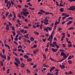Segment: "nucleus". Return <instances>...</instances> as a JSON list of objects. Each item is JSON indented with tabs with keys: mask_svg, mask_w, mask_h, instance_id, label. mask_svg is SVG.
<instances>
[{
	"mask_svg": "<svg viewBox=\"0 0 75 75\" xmlns=\"http://www.w3.org/2000/svg\"><path fill=\"white\" fill-rule=\"evenodd\" d=\"M70 2H72V1H75V0H68Z\"/></svg>",
	"mask_w": 75,
	"mask_h": 75,
	"instance_id": "obj_48",
	"label": "nucleus"
},
{
	"mask_svg": "<svg viewBox=\"0 0 75 75\" xmlns=\"http://www.w3.org/2000/svg\"><path fill=\"white\" fill-rule=\"evenodd\" d=\"M15 65L17 67H18V63H17L16 62H14Z\"/></svg>",
	"mask_w": 75,
	"mask_h": 75,
	"instance_id": "obj_19",
	"label": "nucleus"
},
{
	"mask_svg": "<svg viewBox=\"0 0 75 75\" xmlns=\"http://www.w3.org/2000/svg\"><path fill=\"white\" fill-rule=\"evenodd\" d=\"M12 34L13 36H15V35H16V33H15V32L13 31L12 32Z\"/></svg>",
	"mask_w": 75,
	"mask_h": 75,
	"instance_id": "obj_30",
	"label": "nucleus"
},
{
	"mask_svg": "<svg viewBox=\"0 0 75 75\" xmlns=\"http://www.w3.org/2000/svg\"><path fill=\"white\" fill-rule=\"evenodd\" d=\"M47 30H49V31H51V30H52V29L49 27H47Z\"/></svg>",
	"mask_w": 75,
	"mask_h": 75,
	"instance_id": "obj_26",
	"label": "nucleus"
},
{
	"mask_svg": "<svg viewBox=\"0 0 75 75\" xmlns=\"http://www.w3.org/2000/svg\"><path fill=\"white\" fill-rule=\"evenodd\" d=\"M34 33L36 35H39V33H38V32L35 31L34 32Z\"/></svg>",
	"mask_w": 75,
	"mask_h": 75,
	"instance_id": "obj_20",
	"label": "nucleus"
},
{
	"mask_svg": "<svg viewBox=\"0 0 75 75\" xmlns=\"http://www.w3.org/2000/svg\"><path fill=\"white\" fill-rule=\"evenodd\" d=\"M1 65L2 66L4 65V64H3V61H1Z\"/></svg>",
	"mask_w": 75,
	"mask_h": 75,
	"instance_id": "obj_45",
	"label": "nucleus"
},
{
	"mask_svg": "<svg viewBox=\"0 0 75 75\" xmlns=\"http://www.w3.org/2000/svg\"><path fill=\"white\" fill-rule=\"evenodd\" d=\"M24 30H23V29H21V33H24Z\"/></svg>",
	"mask_w": 75,
	"mask_h": 75,
	"instance_id": "obj_43",
	"label": "nucleus"
},
{
	"mask_svg": "<svg viewBox=\"0 0 75 75\" xmlns=\"http://www.w3.org/2000/svg\"><path fill=\"white\" fill-rule=\"evenodd\" d=\"M20 14L19 13L18 14V16L19 17V18H21V16H20Z\"/></svg>",
	"mask_w": 75,
	"mask_h": 75,
	"instance_id": "obj_46",
	"label": "nucleus"
},
{
	"mask_svg": "<svg viewBox=\"0 0 75 75\" xmlns=\"http://www.w3.org/2000/svg\"><path fill=\"white\" fill-rule=\"evenodd\" d=\"M13 54H14L15 55H16V56L17 57V56H18V54H17V53H15L14 52H13Z\"/></svg>",
	"mask_w": 75,
	"mask_h": 75,
	"instance_id": "obj_39",
	"label": "nucleus"
},
{
	"mask_svg": "<svg viewBox=\"0 0 75 75\" xmlns=\"http://www.w3.org/2000/svg\"><path fill=\"white\" fill-rule=\"evenodd\" d=\"M4 56L2 55V54L1 53L0 54V56H1V58H4V59H5V60H6V55H5V54H4Z\"/></svg>",
	"mask_w": 75,
	"mask_h": 75,
	"instance_id": "obj_4",
	"label": "nucleus"
},
{
	"mask_svg": "<svg viewBox=\"0 0 75 75\" xmlns=\"http://www.w3.org/2000/svg\"><path fill=\"white\" fill-rule=\"evenodd\" d=\"M17 40H18V38H15V41H17Z\"/></svg>",
	"mask_w": 75,
	"mask_h": 75,
	"instance_id": "obj_64",
	"label": "nucleus"
},
{
	"mask_svg": "<svg viewBox=\"0 0 75 75\" xmlns=\"http://www.w3.org/2000/svg\"><path fill=\"white\" fill-rule=\"evenodd\" d=\"M53 45H54H54L55 46H56V45H57V42H53Z\"/></svg>",
	"mask_w": 75,
	"mask_h": 75,
	"instance_id": "obj_18",
	"label": "nucleus"
},
{
	"mask_svg": "<svg viewBox=\"0 0 75 75\" xmlns=\"http://www.w3.org/2000/svg\"><path fill=\"white\" fill-rule=\"evenodd\" d=\"M68 18L69 20H73V18H72V17H69Z\"/></svg>",
	"mask_w": 75,
	"mask_h": 75,
	"instance_id": "obj_41",
	"label": "nucleus"
},
{
	"mask_svg": "<svg viewBox=\"0 0 75 75\" xmlns=\"http://www.w3.org/2000/svg\"><path fill=\"white\" fill-rule=\"evenodd\" d=\"M56 28H57V25H55L54 28V30H55L56 29Z\"/></svg>",
	"mask_w": 75,
	"mask_h": 75,
	"instance_id": "obj_56",
	"label": "nucleus"
},
{
	"mask_svg": "<svg viewBox=\"0 0 75 75\" xmlns=\"http://www.w3.org/2000/svg\"><path fill=\"white\" fill-rule=\"evenodd\" d=\"M71 58H72V57H71V56H70L69 57V58H68V60H69V59H71Z\"/></svg>",
	"mask_w": 75,
	"mask_h": 75,
	"instance_id": "obj_58",
	"label": "nucleus"
},
{
	"mask_svg": "<svg viewBox=\"0 0 75 75\" xmlns=\"http://www.w3.org/2000/svg\"><path fill=\"white\" fill-rule=\"evenodd\" d=\"M48 49L47 48H46L45 50V52H47V51H48Z\"/></svg>",
	"mask_w": 75,
	"mask_h": 75,
	"instance_id": "obj_52",
	"label": "nucleus"
},
{
	"mask_svg": "<svg viewBox=\"0 0 75 75\" xmlns=\"http://www.w3.org/2000/svg\"><path fill=\"white\" fill-rule=\"evenodd\" d=\"M22 10L23 11H22V12H25V13L27 11V10L25 9H23Z\"/></svg>",
	"mask_w": 75,
	"mask_h": 75,
	"instance_id": "obj_23",
	"label": "nucleus"
},
{
	"mask_svg": "<svg viewBox=\"0 0 75 75\" xmlns=\"http://www.w3.org/2000/svg\"><path fill=\"white\" fill-rule=\"evenodd\" d=\"M40 11L41 12H42V13H44V14H45L46 15H48V14H51L52 16H53V14H52L51 13H50L48 12H45V11H44L42 9H41Z\"/></svg>",
	"mask_w": 75,
	"mask_h": 75,
	"instance_id": "obj_2",
	"label": "nucleus"
},
{
	"mask_svg": "<svg viewBox=\"0 0 75 75\" xmlns=\"http://www.w3.org/2000/svg\"><path fill=\"white\" fill-rule=\"evenodd\" d=\"M37 27V25H33V28H35Z\"/></svg>",
	"mask_w": 75,
	"mask_h": 75,
	"instance_id": "obj_57",
	"label": "nucleus"
},
{
	"mask_svg": "<svg viewBox=\"0 0 75 75\" xmlns=\"http://www.w3.org/2000/svg\"><path fill=\"white\" fill-rule=\"evenodd\" d=\"M42 40L43 42H45V41H46V39H42Z\"/></svg>",
	"mask_w": 75,
	"mask_h": 75,
	"instance_id": "obj_61",
	"label": "nucleus"
},
{
	"mask_svg": "<svg viewBox=\"0 0 75 75\" xmlns=\"http://www.w3.org/2000/svg\"><path fill=\"white\" fill-rule=\"evenodd\" d=\"M74 28L73 27H71L68 29V30H74Z\"/></svg>",
	"mask_w": 75,
	"mask_h": 75,
	"instance_id": "obj_22",
	"label": "nucleus"
},
{
	"mask_svg": "<svg viewBox=\"0 0 75 75\" xmlns=\"http://www.w3.org/2000/svg\"><path fill=\"white\" fill-rule=\"evenodd\" d=\"M21 14H22L23 13V15H24L25 16L27 17V16H28L27 14H29V12H27V11L25 12H21Z\"/></svg>",
	"mask_w": 75,
	"mask_h": 75,
	"instance_id": "obj_3",
	"label": "nucleus"
},
{
	"mask_svg": "<svg viewBox=\"0 0 75 75\" xmlns=\"http://www.w3.org/2000/svg\"><path fill=\"white\" fill-rule=\"evenodd\" d=\"M9 14V12H7L6 13V14H5V15H6V17H7V16Z\"/></svg>",
	"mask_w": 75,
	"mask_h": 75,
	"instance_id": "obj_27",
	"label": "nucleus"
},
{
	"mask_svg": "<svg viewBox=\"0 0 75 75\" xmlns=\"http://www.w3.org/2000/svg\"><path fill=\"white\" fill-rule=\"evenodd\" d=\"M62 30V28H58V31H61V30Z\"/></svg>",
	"mask_w": 75,
	"mask_h": 75,
	"instance_id": "obj_59",
	"label": "nucleus"
},
{
	"mask_svg": "<svg viewBox=\"0 0 75 75\" xmlns=\"http://www.w3.org/2000/svg\"><path fill=\"white\" fill-rule=\"evenodd\" d=\"M22 48V46H21V45H19L18 48Z\"/></svg>",
	"mask_w": 75,
	"mask_h": 75,
	"instance_id": "obj_47",
	"label": "nucleus"
},
{
	"mask_svg": "<svg viewBox=\"0 0 75 75\" xmlns=\"http://www.w3.org/2000/svg\"><path fill=\"white\" fill-rule=\"evenodd\" d=\"M54 33V31L53 30L51 33V35L49 36L48 40L50 41V46H52V47H54V48L55 47V46H54V45L52 44V38H53L52 35H53ZM51 40H50V39H51Z\"/></svg>",
	"mask_w": 75,
	"mask_h": 75,
	"instance_id": "obj_1",
	"label": "nucleus"
},
{
	"mask_svg": "<svg viewBox=\"0 0 75 75\" xmlns=\"http://www.w3.org/2000/svg\"><path fill=\"white\" fill-rule=\"evenodd\" d=\"M24 57L25 58H26V59H27V58H29V57L26 55H25Z\"/></svg>",
	"mask_w": 75,
	"mask_h": 75,
	"instance_id": "obj_16",
	"label": "nucleus"
},
{
	"mask_svg": "<svg viewBox=\"0 0 75 75\" xmlns=\"http://www.w3.org/2000/svg\"><path fill=\"white\" fill-rule=\"evenodd\" d=\"M60 56L61 57H62V56H63V57L64 58H65V57H66V54H65V53L64 52H62L61 53Z\"/></svg>",
	"mask_w": 75,
	"mask_h": 75,
	"instance_id": "obj_5",
	"label": "nucleus"
},
{
	"mask_svg": "<svg viewBox=\"0 0 75 75\" xmlns=\"http://www.w3.org/2000/svg\"><path fill=\"white\" fill-rule=\"evenodd\" d=\"M37 14H42V15H43V13L40 12H38Z\"/></svg>",
	"mask_w": 75,
	"mask_h": 75,
	"instance_id": "obj_33",
	"label": "nucleus"
},
{
	"mask_svg": "<svg viewBox=\"0 0 75 75\" xmlns=\"http://www.w3.org/2000/svg\"><path fill=\"white\" fill-rule=\"evenodd\" d=\"M28 4L30 6H32V5L31 4V3H30V2L28 3Z\"/></svg>",
	"mask_w": 75,
	"mask_h": 75,
	"instance_id": "obj_51",
	"label": "nucleus"
},
{
	"mask_svg": "<svg viewBox=\"0 0 75 75\" xmlns=\"http://www.w3.org/2000/svg\"><path fill=\"white\" fill-rule=\"evenodd\" d=\"M44 23L45 25H48V24H49V23H48V22H44Z\"/></svg>",
	"mask_w": 75,
	"mask_h": 75,
	"instance_id": "obj_36",
	"label": "nucleus"
},
{
	"mask_svg": "<svg viewBox=\"0 0 75 75\" xmlns=\"http://www.w3.org/2000/svg\"><path fill=\"white\" fill-rule=\"evenodd\" d=\"M8 24L10 26H11V25H12V24L10 22H8Z\"/></svg>",
	"mask_w": 75,
	"mask_h": 75,
	"instance_id": "obj_63",
	"label": "nucleus"
},
{
	"mask_svg": "<svg viewBox=\"0 0 75 75\" xmlns=\"http://www.w3.org/2000/svg\"><path fill=\"white\" fill-rule=\"evenodd\" d=\"M40 27V29H42V27H43V26H42V24H41L40 25H39L38 24L37 25L36 27Z\"/></svg>",
	"mask_w": 75,
	"mask_h": 75,
	"instance_id": "obj_7",
	"label": "nucleus"
},
{
	"mask_svg": "<svg viewBox=\"0 0 75 75\" xmlns=\"http://www.w3.org/2000/svg\"><path fill=\"white\" fill-rule=\"evenodd\" d=\"M64 38H65L64 36H62L61 39V41H64Z\"/></svg>",
	"mask_w": 75,
	"mask_h": 75,
	"instance_id": "obj_21",
	"label": "nucleus"
},
{
	"mask_svg": "<svg viewBox=\"0 0 75 75\" xmlns=\"http://www.w3.org/2000/svg\"><path fill=\"white\" fill-rule=\"evenodd\" d=\"M62 35H63V36H64V37H65V33H62Z\"/></svg>",
	"mask_w": 75,
	"mask_h": 75,
	"instance_id": "obj_53",
	"label": "nucleus"
},
{
	"mask_svg": "<svg viewBox=\"0 0 75 75\" xmlns=\"http://www.w3.org/2000/svg\"><path fill=\"white\" fill-rule=\"evenodd\" d=\"M66 57H65V59H66L69 56V53L67 54V55L66 54Z\"/></svg>",
	"mask_w": 75,
	"mask_h": 75,
	"instance_id": "obj_38",
	"label": "nucleus"
},
{
	"mask_svg": "<svg viewBox=\"0 0 75 75\" xmlns=\"http://www.w3.org/2000/svg\"><path fill=\"white\" fill-rule=\"evenodd\" d=\"M72 44H69L68 45V47H69V48L70 47H72Z\"/></svg>",
	"mask_w": 75,
	"mask_h": 75,
	"instance_id": "obj_42",
	"label": "nucleus"
},
{
	"mask_svg": "<svg viewBox=\"0 0 75 75\" xmlns=\"http://www.w3.org/2000/svg\"><path fill=\"white\" fill-rule=\"evenodd\" d=\"M55 46L57 48H59V46L58 45H56V46Z\"/></svg>",
	"mask_w": 75,
	"mask_h": 75,
	"instance_id": "obj_55",
	"label": "nucleus"
},
{
	"mask_svg": "<svg viewBox=\"0 0 75 75\" xmlns=\"http://www.w3.org/2000/svg\"><path fill=\"white\" fill-rule=\"evenodd\" d=\"M62 4L61 3H60L59 5V6L60 7H64V5L61 4Z\"/></svg>",
	"mask_w": 75,
	"mask_h": 75,
	"instance_id": "obj_35",
	"label": "nucleus"
},
{
	"mask_svg": "<svg viewBox=\"0 0 75 75\" xmlns=\"http://www.w3.org/2000/svg\"><path fill=\"white\" fill-rule=\"evenodd\" d=\"M43 21H44V22H48V21H48V20L47 19H44Z\"/></svg>",
	"mask_w": 75,
	"mask_h": 75,
	"instance_id": "obj_25",
	"label": "nucleus"
},
{
	"mask_svg": "<svg viewBox=\"0 0 75 75\" xmlns=\"http://www.w3.org/2000/svg\"><path fill=\"white\" fill-rule=\"evenodd\" d=\"M28 34H27L26 35H25L24 36H23V37H25V38H28V39H29V37L28 36Z\"/></svg>",
	"mask_w": 75,
	"mask_h": 75,
	"instance_id": "obj_11",
	"label": "nucleus"
},
{
	"mask_svg": "<svg viewBox=\"0 0 75 75\" xmlns=\"http://www.w3.org/2000/svg\"><path fill=\"white\" fill-rule=\"evenodd\" d=\"M15 60L16 61V62H17L18 63V64H20V60H19L18 59L16 58L15 59Z\"/></svg>",
	"mask_w": 75,
	"mask_h": 75,
	"instance_id": "obj_8",
	"label": "nucleus"
},
{
	"mask_svg": "<svg viewBox=\"0 0 75 75\" xmlns=\"http://www.w3.org/2000/svg\"><path fill=\"white\" fill-rule=\"evenodd\" d=\"M24 67H25V64L23 63H22L21 64V67L22 68H24Z\"/></svg>",
	"mask_w": 75,
	"mask_h": 75,
	"instance_id": "obj_15",
	"label": "nucleus"
},
{
	"mask_svg": "<svg viewBox=\"0 0 75 75\" xmlns=\"http://www.w3.org/2000/svg\"><path fill=\"white\" fill-rule=\"evenodd\" d=\"M27 61L28 62H30L32 61V59L31 58H28L27 59Z\"/></svg>",
	"mask_w": 75,
	"mask_h": 75,
	"instance_id": "obj_17",
	"label": "nucleus"
},
{
	"mask_svg": "<svg viewBox=\"0 0 75 75\" xmlns=\"http://www.w3.org/2000/svg\"><path fill=\"white\" fill-rule=\"evenodd\" d=\"M72 21H69L67 24V25H69V24H71V23H72Z\"/></svg>",
	"mask_w": 75,
	"mask_h": 75,
	"instance_id": "obj_14",
	"label": "nucleus"
},
{
	"mask_svg": "<svg viewBox=\"0 0 75 75\" xmlns=\"http://www.w3.org/2000/svg\"><path fill=\"white\" fill-rule=\"evenodd\" d=\"M46 68H44L43 69V70H42V72H43L44 71H45L46 70Z\"/></svg>",
	"mask_w": 75,
	"mask_h": 75,
	"instance_id": "obj_50",
	"label": "nucleus"
},
{
	"mask_svg": "<svg viewBox=\"0 0 75 75\" xmlns=\"http://www.w3.org/2000/svg\"><path fill=\"white\" fill-rule=\"evenodd\" d=\"M66 59L65 58L64 59H63L61 60H60L59 62H61V61H64V59Z\"/></svg>",
	"mask_w": 75,
	"mask_h": 75,
	"instance_id": "obj_49",
	"label": "nucleus"
},
{
	"mask_svg": "<svg viewBox=\"0 0 75 75\" xmlns=\"http://www.w3.org/2000/svg\"><path fill=\"white\" fill-rule=\"evenodd\" d=\"M63 46L65 48V47H66V45H65V44H63Z\"/></svg>",
	"mask_w": 75,
	"mask_h": 75,
	"instance_id": "obj_62",
	"label": "nucleus"
},
{
	"mask_svg": "<svg viewBox=\"0 0 75 75\" xmlns=\"http://www.w3.org/2000/svg\"><path fill=\"white\" fill-rule=\"evenodd\" d=\"M65 16L67 17H69V14H66Z\"/></svg>",
	"mask_w": 75,
	"mask_h": 75,
	"instance_id": "obj_44",
	"label": "nucleus"
},
{
	"mask_svg": "<svg viewBox=\"0 0 75 75\" xmlns=\"http://www.w3.org/2000/svg\"><path fill=\"white\" fill-rule=\"evenodd\" d=\"M68 62L70 64H71L72 63V62H71V60H69L68 61Z\"/></svg>",
	"mask_w": 75,
	"mask_h": 75,
	"instance_id": "obj_29",
	"label": "nucleus"
},
{
	"mask_svg": "<svg viewBox=\"0 0 75 75\" xmlns=\"http://www.w3.org/2000/svg\"><path fill=\"white\" fill-rule=\"evenodd\" d=\"M13 13L14 17V18H13V21H14L15 20V18H16V14H15V12H14V11H13Z\"/></svg>",
	"mask_w": 75,
	"mask_h": 75,
	"instance_id": "obj_6",
	"label": "nucleus"
},
{
	"mask_svg": "<svg viewBox=\"0 0 75 75\" xmlns=\"http://www.w3.org/2000/svg\"><path fill=\"white\" fill-rule=\"evenodd\" d=\"M33 47L34 48H36L37 47V45H33Z\"/></svg>",
	"mask_w": 75,
	"mask_h": 75,
	"instance_id": "obj_60",
	"label": "nucleus"
},
{
	"mask_svg": "<svg viewBox=\"0 0 75 75\" xmlns=\"http://www.w3.org/2000/svg\"><path fill=\"white\" fill-rule=\"evenodd\" d=\"M60 67L62 69H64V68H65V66H64V65H60Z\"/></svg>",
	"mask_w": 75,
	"mask_h": 75,
	"instance_id": "obj_10",
	"label": "nucleus"
},
{
	"mask_svg": "<svg viewBox=\"0 0 75 75\" xmlns=\"http://www.w3.org/2000/svg\"><path fill=\"white\" fill-rule=\"evenodd\" d=\"M30 40L31 41H33L34 40V38L33 37H31L30 38Z\"/></svg>",
	"mask_w": 75,
	"mask_h": 75,
	"instance_id": "obj_28",
	"label": "nucleus"
},
{
	"mask_svg": "<svg viewBox=\"0 0 75 75\" xmlns=\"http://www.w3.org/2000/svg\"><path fill=\"white\" fill-rule=\"evenodd\" d=\"M11 28H12V30H13V31L15 30V28L14 26H12V27H11Z\"/></svg>",
	"mask_w": 75,
	"mask_h": 75,
	"instance_id": "obj_34",
	"label": "nucleus"
},
{
	"mask_svg": "<svg viewBox=\"0 0 75 75\" xmlns=\"http://www.w3.org/2000/svg\"><path fill=\"white\" fill-rule=\"evenodd\" d=\"M38 52H39V50H35L34 51V52L35 54H36Z\"/></svg>",
	"mask_w": 75,
	"mask_h": 75,
	"instance_id": "obj_13",
	"label": "nucleus"
},
{
	"mask_svg": "<svg viewBox=\"0 0 75 75\" xmlns=\"http://www.w3.org/2000/svg\"><path fill=\"white\" fill-rule=\"evenodd\" d=\"M17 22L18 23V24H19L20 25H21V23H20V20H18L17 21Z\"/></svg>",
	"mask_w": 75,
	"mask_h": 75,
	"instance_id": "obj_24",
	"label": "nucleus"
},
{
	"mask_svg": "<svg viewBox=\"0 0 75 75\" xmlns=\"http://www.w3.org/2000/svg\"><path fill=\"white\" fill-rule=\"evenodd\" d=\"M60 10L61 12H63L64 11V8H61Z\"/></svg>",
	"mask_w": 75,
	"mask_h": 75,
	"instance_id": "obj_37",
	"label": "nucleus"
},
{
	"mask_svg": "<svg viewBox=\"0 0 75 75\" xmlns=\"http://www.w3.org/2000/svg\"><path fill=\"white\" fill-rule=\"evenodd\" d=\"M26 71H27L28 73V74L30 73V71L28 69H26Z\"/></svg>",
	"mask_w": 75,
	"mask_h": 75,
	"instance_id": "obj_32",
	"label": "nucleus"
},
{
	"mask_svg": "<svg viewBox=\"0 0 75 75\" xmlns=\"http://www.w3.org/2000/svg\"><path fill=\"white\" fill-rule=\"evenodd\" d=\"M52 52H57V51H58V49H54V48H52Z\"/></svg>",
	"mask_w": 75,
	"mask_h": 75,
	"instance_id": "obj_9",
	"label": "nucleus"
},
{
	"mask_svg": "<svg viewBox=\"0 0 75 75\" xmlns=\"http://www.w3.org/2000/svg\"><path fill=\"white\" fill-rule=\"evenodd\" d=\"M43 56L44 58L45 59L46 58V56L44 54L43 55Z\"/></svg>",
	"mask_w": 75,
	"mask_h": 75,
	"instance_id": "obj_54",
	"label": "nucleus"
},
{
	"mask_svg": "<svg viewBox=\"0 0 75 75\" xmlns=\"http://www.w3.org/2000/svg\"><path fill=\"white\" fill-rule=\"evenodd\" d=\"M24 27L26 29L29 28V27L28 26H24Z\"/></svg>",
	"mask_w": 75,
	"mask_h": 75,
	"instance_id": "obj_40",
	"label": "nucleus"
},
{
	"mask_svg": "<svg viewBox=\"0 0 75 75\" xmlns=\"http://www.w3.org/2000/svg\"><path fill=\"white\" fill-rule=\"evenodd\" d=\"M43 30L45 31H46L47 32H48V28H47H47H45V27H44Z\"/></svg>",
	"mask_w": 75,
	"mask_h": 75,
	"instance_id": "obj_12",
	"label": "nucleus"
},
{
	"mask_svg": "<svg viewBox=\"0 0 75 75\" xmlns=\"http://www.w3.org/2000/svg\"><path fill=\"white\" fill-rule=\"evenodd\" d=\"M59 24V22H56L55 23V25H56L57 24Z\"/></svg>",
	"mask_w": 75,
	"mask_h": 75,
	"instance_id": "obj_31",
	"label": "nucleus"
}]
</instances>
